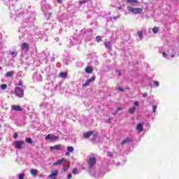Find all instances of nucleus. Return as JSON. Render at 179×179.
Here are the masks:
<instances>
[{"instance_id": "1", "label": "nucleus", "mask_w": 179, "mask_h": 179, "mask_svg": "<svg viewBox=\"0 0 179 179\" xmlns=\"http://www.w3.org/2000/svg\"><path fill=\"white\" fill-rule=\"evenodd\" d=\"M15 94L17 97L22 98L24 96V90L20 87H17L15 88Z\"/></svg>"}, {"instance_id": "2", "label": "nucleus", "mask_w": 179, "mask_h": 179, "mask_svg": "<svg viewBox=\"0 0 179 179\" xmlns=\"http://www.w3.org/2000/svg\"><path fill=\"white\" fill-rule=\"evenodd\" d=\"M96 157L92 155L89 157L87 163L90 169H92L94 166L96 165Z\"/></svg>"}, {"instance_id": "3", "label": "nucleus", "mask_w": 179, "mask_h": 179, "mask_svg": "<svg viewBox=\"0 0 179 179\" xmlns=\"http://www.w3.org/2000/svg\"><path fill=\"white\" fill-rule=\"evenodd\" d=\"M127 10L129 12H132V13H135V14L142 13V10H143L142 8H135L132 6H128Z\"/></svg>"}, {"instance_id": "4", "label": "nucleus", "mask_w": 179, "mask_h": 179, "mask_svg": "<svg viewBox=\"0 0 179 179\" xmlns=\"http://www.w3.org/2000/svg\"><path fill=\"white\" fill-rule=\"evenodd\" d=\"M24 145V141H16L14 142V146L15 149H22Z\"/></svg>"}, {"instance_id": "5", "label": "nucleus", "mask_w": 179, "mask_h": 179, "mask_svg": "<svg viewBox=\"0 0 179 179\" xmlns=\"http://www.w3.org/2000/svg\"><path fill=\"white\" fill-rule=\"evenodd\" d=\"M65 147L61 144L50 147V150H64Z\"/></svg>"}, {"instance_id": "6", "label": "nucleus", "mask_w": 179, "mask_h": 179, "mask_svg": "<svg viewBox=\"0 0 179 179\" xmlns=\"http://www.w3.org/2000/svg\"><path fill=\"white\" fill-rule=\"evenodd\" d=\"M34 80H36V82H41L43 80V76L40 73H34L33 76Z\"/></svg>"}, {"instance_id": "7", "label": "nucleus", "mask_w": 179, "mask_h": 179, "mask_svg": "<svg viewBox=\"0 0 179 179\" xmlns=\"http://www.w3.org/2000/svg\"><path fill=\"white\" fill-rule=\"evenodd\" d=\"M94 80H96V76H94L91 78H90L88 80H87L85 83L83 85V87H86V86H89L90 83L92 82H94Z\"/></svg>"}, {"instance_id": "8", "label": "nucleus", "mask_w": 179, "mask_h": 179, "mask_svg": "<svg viewBox=\"0 0 179 179\" xmlns=\"http://www.w3.org/2000/svg\"><path fill=\"white\" fill-rule=\"evenodd\" d=\"M58 176V170H55L48 176V178L49 179H57V176Z\"/></svg>"}, {"instance_id": "9", "label": "nucleus", "mask_w": 179, "mask_h": 179, "mask_svg": "<svg viewBox=\"0 0 179 179\" xmlns=\"http://www.w3.org/2000/svg\"><path fill=\"white\" fill-rule=\"evenodd\" d=\"M57 139H58V136H54L52 134H48L46 137H45V140L46 141H57Z\"/></svg>"}, {"instance_id": "10", "label": "nucleus", "mask_w": 179, "mask_h": 179, "mask_svg": "<svg viewBox=\"0 0 179 179\" xmlns=\"http://www.w3.org/2000/svg\"><path fill=\"white\" fill-rule=\"evenodd\" d=\"M64 162H66L65 158H62V159L57 160L56 162L53 163V166H59L64 163Z\"/></svg>"}, {"instance_id": "11", "label": "nucleus", "mask_w": 179, "mask_h": 179, "mask_svg": "<svg viewBox=\"0 0 179 179\" xmlns=\"http://www.w3.org/2000/svg\"><path fill=\"white\" fill-rule=\"evenodd\" d=\"M29 43H24L21 45V50H26L27 51H29Z\"/></svg>"}, {"instance_id": "12", "label": "nucleus", "mask_w": 179, "mask_h": 179, "mask_svg": "<svg viewBox=\"0 0 179 179\" xmlns=\"http://www.w3.org/2000/svg\"><path fill=\"white\" fill-rule=\"evenodd\" d=\"M127 3H130L131 6H135L138 1L136 0H127Z\"/></svg>"}, {"instance_id": "13", "label": "nucleus", "mask_w": 179, "mask_h": 179, "mask_svg": "<svg viewBox=\"0 0 179 179\" xmlns=\"http://www.w3.org/2000/svg\"><path fill=\"white\" fill-rule=\"evenodd\" d=\"M59 76L62 78V79H66L68 73L66 72H61L59 73Z\"/></svg>"}, {"instance_id": "14", "label": "nucleus", "mask_w": 179, "mask_h": 179, "mask_svg": "<svg viewBox=\"0 0 179 179\" xmlns=\"http://www.w3.org/2000/svg\"><path fill=\"white\" fill-rule=\"evenodd\" d=\"M136 129H137L138 132H142V131H143V124H142L141 123L137 124Z\"/></svg>"}, {"instance_id": "15", "label": "nucleus", "mask_w": 179, "mask_h": 179, "mask_svg": "<svg viewBox=\"0 0 179 179\" xmlns=\"http://www.w3.org/2000/svg\"><path fill=\"white\" fill-rule=\"evenodd\" d=\"M30 174L34 177H36L37 174H38V171L37 169H31L30 171Z\"/></svg>"}, {"instance_id": "16", "label": "nucleus", "mask_w": 179, "mask_h": 179, "mask_svg": "<svg viewBox=\"0 0 179 179\" xmlns=\"http://www.w3.org/2000/svg\"><path fill=\"white\" fill-rule=\"evenodd\" d=\"M12 109L15 111H22V108L19 106H12Z\"/></svg>"}, {"instance_id": "17", "label": "nucleus", "mask_w": 179, "mask_h": 179, "mask_svg": "<svg viewBox=\"0 0 179 179\" xmlns=\"http://www.w3.org/2000/svg\"><path fill=\"white\" fill-rule=\"evenodd\" d=\"M93 134V131H88L87 133L83 134V136L85 137L86 138H88L90 136H92Z\"/></svg>"}, {"instance_id": "18", "label": "nucleus", "mask_w": 179, "mask_h": 179, "mask_svg": "<svg viewBox=\"0 0 179 179\" xmlns=\"http://www.w3.org/2000/svg\"><path fill=\"white\" fill-rule=\"evenodd\" d=\"M105 47L106 48H108V50H111V42L108 41V42H105Z\"/></svg>"}, {"instance_id": "19", "label": "nucleus", "mask_w": 179, "mask_h": 179, "mask_svg": "<svg viewBox=\"0 0 179 179\" xmlns=\"http://www.w3.org/2000/svg\"><path fill=\"white\" fill-rule=\"evenodd\" d=\"M63 171H68L69 170V164H65L62 168Z\"/></svg>"}, {"instance_id": "20", "label": "nucleus", "mask_w": 179, "mask_h": 179, "mask_svg": "<svg viewBox=\"0 0 179 179\" xmlns=\"http://www.w3.org/2000/svg\"><path fill=\"white\" fill-rule=\"evenodd\" d=\"M85 72L86 73H92V72H93V69H92V67L87 66L85 69Z\"/></svg>"}, {"instance_id": "21", "label": "nucleus", "mask_w": 179, "mask_h": 179, "mask_svg": "<svg viewBox=\"0 0 179 179\" xmlns=\"http://www.w3.org/2000/svg\"><path fill=\"white\" fill-rule=\"evenodd\" d=\"M13 76V71H8L5 75L6 78H11V76Z\"/></svg>"}, {"instance_id": "22", "label": "nucleus", "mask_w": 179, "mask_h": 179, "mask_svg": "<svg viewBox=\"0 0 179 179\" xmlns=\"http://www.w3.org/2000/svg\"><path fill=\"white\" fill-rule=\"evenodd\" d=\"M136 110V108H135V107L129 108V114H134V113H135Z\"/></svg>"}, {"instance_id": "23", "label": "nucleus", "mask_w": 179, "mask_h": 179, "mask_svg": "<svg viewBox=\"0 0 179 179\" xmlns=\"http://www.w3.org/2000/svg\"><path fill=\"white\" fill-rule=\"evenodd\" d=\"M128 142H131V139L129 138H127L122 142V145H125V143H128Z\"/></svg>"}, {"instance_id": "24", "label": "nucleus", "mask_w": 179, "mask_h": 179, "mask_svg": "<svg viewBox=\"0 0 179 179\" xmlns=\"http://www.w3.org/2000/svg\"><path fill=\"white\" fill-rule=\"evenodd\" d=\"M152 31L155 34H157V31H159V27H155L154 28H152Z\"/></svg>"}, {"instance_id": "25", "label": "nucleus", "mask_w": 179, "mask_h": 179, "mask_svg": "<svg viewBox=\"0 0 179 179\" xmlns=\"http://www.w3.org/2000/svg\"><path fill=\"white\" fill-rule=\"evenodd\" d=\"M25 141H26L27 143H30V144L33 143V140H31V138H27L25 139Z\"/></svg>"}, {"instance_id": "26", "label": "nucleus", "mask_w": 179, "mask_h": 179, "mask_svg": "<svg viewBox=\"0 0 179 179\" xmlns=\"http://www.w3.org/2000/svg\"><path fill=\"white\" fill-rule=\"evenodd\" d=\"M10 54L13 58H15V57H17V52H10Z\"/></svg>"}, {"instance_id": "27", "label": "nucleus", "mask_w": 179, "mask_h": 179, "mask_svg": "<svg viewBox=\"0 0 179 179\" xmlns=\"http://www.w3.org/2000/svg\"><path fill=\"white\" fill-rule=\"evenodd\" d=\"M170 52H173V50H169L168 51V55L169 57H174V53L170 54Z\"/></svg>"}, {"instance_id": "28", "label": "nucleus", "mask_w": 179, "mask_h": 179, "mask_svg": "<svg viewBox=\"0 0 179 179\" xmlns=\"http://www.w3.org/2000/svg\"><path fill=\"white\" fill-rule=\"evenodd\" d=\"M95 38L97 43H100L101 41V36H97Z\"/></svg>"}, {"instance_id": "29", "label": "nucleus", "mask_w": 179, "mask_h": 179, "mask_svg": "<svg viewBox=\"0 0 179 179\" xmlns=\"http://www.w3.org/2000/svg\"><path fill=\"white\" fill-rule=\"evenodd\" d=\"M67 150H68V152H73L74 148H73V147H72V146H69V147L67 148Z\"/></svg>"}, {"instance_id": "30", "label": "nucleus", "mask_w": 179, "mask_h": 179, "mask_svg": "<svg viewBox=\"0 0 179 179\" xmlns=\"http://www.w3.org/2000/svg\"><path fill=\"white\" fill-rule=\"evenodd\" d=\"M18 179H24V173H20L18 175Z\"/></svg>"}, {"instance_id": "31", "label": "nucleus", "mask_w": 179, "mask_h": 179, "mask_svg": "<svg viewBox=\"0 0 179 179\" xmlns=\"http://www.w3.org/2000/svg\"><path fill=\"white\" fill-rule=\"evenodd\" d=\"M72 173L74 175L79 174V171H78L76 169H73Z\"/></svg>"}, {"instance_id": "32", "label": "nucleus", "mask_w": 179, "mask_h": 179, "mask_svg": "<svg viewBox=\"0 0 179 179\" xmlns=\"http://www.w3.org/2000/svg\"><path fill=\"white\" fill-rule=\"evenodd\" d=\"M138 36L140 38H143V33L141 31H138Z\"/></svg>"}, {"instance_id": "33", "label": "nucleus", "mask_w": 179, "mask_h": 179, "mask_svg": "<svg viewBox=\"0 0 179 179\" xmlns=\"http://www.w3.org/2000/svg\"><path fill=\"white\" fill-rule=\"evenodd\" d=\"M156 110H157V106H156V105H153L152 106V113H154V114L156 113Z\"/></svg>"}, {"instance_id": "34", "label": "nucleus", "mask_w": 179, "mask_h": 179, "mask_svg": "<svg viewBox=\"0 0 179 179\" xmlns=\"http://www.w3.org/2000/svg\"><path fill=\"white\" fill-rule=\"evenodd\" d=\"M89 1L88 0H83V1H80L79 2L80 5H83V3H87Z\"/></svg>"}, {"instance_id": "35", "label": "nucleus", "mask_w": 179, "mask_h": 179, "mask_svg": "<svg viewBox=\"0 0 179 179\" xmlns=\"http://www.w3.org/2000/svg\"><path fill=\"white\" fill-rule=\"evenodd\" d=\"M6 87H8V85H6V84H2L1 85V88L3 89V90L6 89Z\"/></svg>"}, {"instance_id": "36", "label": "nucleus", "mask_w": 179, "mask_h": 179, "mask_svg": "<svg viewBox=\"0 0 179 179\" xmlns=\"http://www.w3.org/2000/svg\"><path fill=\"white\" fill-rule=\"evenodd\" d=\"M18 86H23V82L22 80H20L17 84Z\"/></svg>"}, {"instance_id": "37", "label": "nucleus", "mask_w": 179, "mask_h": 179, "mask_svg": "<svg viewBox=\"0 0 179 179\" xmlns=\"http://www.w3.org/2000/svg\"><path fill=\"white\" fill-rule=\"evenodd\" d=\"M107 155L109 157H113V153L111 152H108Z\"/></svg>"}, {"instance_id": "38", "label": "nucleus", "mask_w": 179, "mask_h": 179, "mask_svg": "<svg viewBox=\"0 0 179 179\" xmlns=\"http://www.w3.org/2000/svg\"><path fill=\"white\" fill-rule=\"evenodd\" d=\"M71 178H72V174L69 173V174L67 175V179H71Z\"/></svg>"}, {"instance_id": "39", "label": "nucleus", "mask_w": 179, "mask_h": 179, "mask_svg": "<svg viewBox=\"0 0 179 179\" xmlns=\"http://www.w3.org/2000/svg\"><path fill=\"white\" fill-rule=\"evenodd\" d=\"M116 73H117L118 76H121V71L120 70H117Z\"/></svg>"}, {"instance_id": "40", "label": "nucleus", "mask_w": 179, "mask_h": 179, "mask_svg": "<svg viewBox=\"0 0 179 179\" xmlns=\"http://www.w3.org/2000/svg\"><path fill=\"white\" fill-rule=\"evenodd\" d=\"M17 136H18L17 133H15L14 135H13L14 139H16V138H17Z\"/></svg>"}, {"instance_id": "41", "label": "nucleus", "mask_w": 179, "mask_h": 179, "mask_svg": "<svg viewBox=\"0 0 179 179\" xmlns=\"http://www.w3.org/2000/svg\"><path fill=\"white\" fill-rule=\"evenodd\" d=\"M154 85H155L157 86V87H159V82L155 81Z\"/></svg>"}, {"instance_id": "42", "label": "nucleus", "mask_w": 179, "mask_h": 179, "mask_svg": "<svg viewBox=\"0 0 179 179\" xmlns=\"http://www.w3.org/2000/svg\"><path fill=\"white\" fill-rule=\"evenodd\" d=\"M134 106H135L136 107H138V106H139V102L136 101V102L134 103Z\"/></svg>"}, {"instance_id": "43", "label": "nucleus", "mask_w": 179, "mask_h": 179, "mask_svg": "<svg viewBox=\"0 0 179 179\" xmlns=\"http://www.w3.org/2000/svg\"><path fill=\"white\" fill-rule=\"evenodd\" d=\"M117 89H118V90H119L120 92H124V89H122V88H121V87H118Z\"/></svg>"}, {"instance_id": "44", "label": "nucleus", "mask_w": 179, "mask_h": 179, "mask_svg": "<svg viewBox=\"0 0 179 179\" xmlns=\"http://www.w3.org/2000/svg\"><path fill=\"white\" fill-rule=\"evenodd\" d=\"M143 97H148V93H144L143 94Z\"/></svg>"}, {"instance_id": "45", "label": "nucleus", "mask_w": 179, "mask_h": 179, "mask_svg": "<svg viewBox=\"0 0 179 179\" xmlns=\"http://www.w3.org/2000/svg\"><path fill=\"white\" fill-rule=\"evenodd\" d=\"M163 57H167V54L166 52H162Z\"/></svg>"}, {"instance_id": "46", "label": "nucleus", "mask_w": 179, "mask_h": 179, "mask_svg": "<svg viewBox=\"0 0 179 179\" xmlns=\"http://www.w3.org/2000/svg\"><path fill=\"white\" fill-rule=\"evenodd\" d=\"M71 155V153H69V152H66V156H69Z\"/></svg>"}, {"instance_id": "47", "label": "nucleus", "mask_w": 179, "mask_h": 179, "mask_svg": "<svg viewBox=\"0 0 179 179\" xmlns=\"http://www.w3.org/2000/svg\"><path fill=\"white\" fill-rule=\"evenodd\" d=\"M120 110H122V108H117V113H118V111H120Z\"/></svg>"}, {"instance_id": "48", "label": "nucleus", "mask_w": 179, "mask_h": 179, "mask_svg": "<svg viewBox=\"0 0 179 179\" xmlns=\"http://www.w3.org/2000/svg\"><path fill=\"white\" fill-rule=\"evenodd\" d=\"M57 2H58L59 3H61V2H62V0H57Z\"/></svg>"}, {"instance_id": "49", "label": "nucleus", "mask_w": 179, "mask_h": 179, "mask_svg": "<svg viewBox=\"0 0 179 179\" xmlns=\"http://www.w3.org/2000/svg\"><path fill=\"white\" fill-rule=\"evenodd\" d=\"M39 176V178H41V177H43V175L40 174L38 175Z\"/></svg>"}, {"instance_id": "50", "label": "nucleus", "mask_w": 179, "mask_h": 179, "mask_svg": "<svg viewBox=\"0 0 179 179\" xmlns=\"http://www.w3.org/2000/svg\"><path fill=\"white\" fill-rule=\"evenodd\" d=\"M108 121V122H110V121H111V119L109 118Z\"/></svg>"}, {"instance_id": "51", "label": "nucleus", "mask_w": 179, "mask_h": 179, "mask_svg": "<svg viewBox=\"0 0 179 179\" xmlns=\"http://www.w3.org/2000/svg\"><path fill=\"white\" fill-rule=\"evenodd\" d=\"M113 19H117V17H113Z\"/></svg>"}, {"instance_id": "52", "label": "nucleus", "mask_w": 179, "mask_h": 179, "mask_svg": "<svg viewBox=\"0 0 179 179\" xmlns=\"http://www.w3.org/2000/svg\"><path fill=\"white\" fill-rule=\"evenodd\" d=\"M0 70H2V67L0 66Z\"/></svg>"}, {"instance_id": "53", "label": "nucleus", "mask_w": 179, "mask_h": 179, "mask_svg": "<svg viewBox=\"0 0 179 179\" xmlns=\"http://www.w3.org/2000/svg\"><path fill=\"white\" fill-rule=\"evenodd\" d=\"M0 127H1V124H0Z\"/></svg>"}]
</instances>
